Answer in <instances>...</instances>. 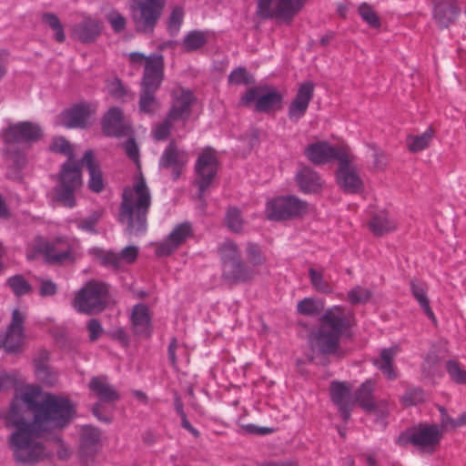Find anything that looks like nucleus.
Returning <instances> with one entry per match:
<instances>
[{"mask_svg": "<svg viewBox=\"0 0 466 466\" xmlns=\"http://www.w3.org/2000/svg\"><path fill=\"white\" fill-rule=\"evenodd\" d=\"M75 413L66 398L43 392L37 386L21 389L8 408L0 410L6 427L15 430L8 437V447L17 463L30 465L54 452L66 460L71 451L59 439L44 441L45 433L66 427Z\"/></svg>", "mask_w": 466, "mask_h": 466, "instance_id": "nucleus-1", "label": "nucleus"}, {"mask_svg": "<svg viewBox=\"0 0 466 466\" xmlns=\"http://www.w3.org/2000/svg\"><path fill=\"white\" fill-rule=\"evenodd\" d=\"M151 203V192L142 175L135 178L132 186L124 188L119 220L127 225L130 234L138 235L146 231Z\"/></svg>", "mask_w": 466, "mask_h": 466, "instance_id": "nucleus-2", "label": "nucleus"}, {"mask_svg": "<svg viewBox=\"0 0 466 466\" xmlns=\"http://www.w3.org/2000/svg\"><path fill=\"white\" fill-rule=\"evenodd\" d=\"M354 325V313L342 306L328 309L320 318V325L310 338L313 350L322 354H337L341 336Z\"/></svg>", "mask_w": 466, "mask_h": 466, "instance_id": "nucleus-3", "label": "nucleus"}, {"mask_svg": "<svg viewBox=\"0 0 466 466\" xmlns=\"http://www.w3.org/2000/svg\"><path fill=\"white\" fill-rule=\"evenodd\" d=\"M195 101L191 91L178 88L172 93L171 107L167 117L154 128V137L157 140L166 139L170 132L175 129L176 123L185 127L191 115V106Z\"/></svg>", "mask_w": 466, "mask_h": 466, "instance_id": "nucleus-4", "label": "nucleus"}, {"mask_svg": "<svg viewBox=\"0 0 466 466\" xmlns=\"http://www.w3.org/2000/svg\"><path fill=\"white\" fill-rule=\"evenodd\" d=\"M42 137L41 127L32 122H20L9 126L3 133V139L7 145V161L15 173L21 170L26 159L24 153L12 151L11 147L16 143L37 141Z\"/></svg>", "mask_w": 466, "mask_h": 466, "instance_id": "nucleus-5", "label": "nucleus"}, {"mask_svg": "<svg viewBox=\"0 0 466 466\" xmlns=\"http://www.w3.org/2000/svg\"><path fill=\"white\" fill-rule=\"evenodd\" d=\"M443 438L441 427L438 424L419 423L401 432L396 439V444H411L420 453L431 455L440 447Z\"/></svg>", "mask_w": 466, "mask_h": 466, "instance_id": "nucleus-6", "label": "nucleus"}, {"mask_svg": "<svg viewBox=\"0 0 466 466\" xmlns=\"http://www.w3.org/2000/svg\"><path fill=\"white\" fill-rule=\"evenodd\" d=\"M164 63L161 59H148L144 70L142 90L139 99V110L146 114H154L159 109V102L155 93L159 88L164 76Z\"/></svg>", "mask_w": 466, "mask_h": 466, "instance_id": "nucleus-7", "label": "nucleus"}, {"mask_svg": "<svg viewBox=\"0 0 466 466\" xmlns=\"http://www.w3.org/2000/svg\"><path fill=\"white\" fill-rule=\"evenodd\" d=\"M35 248L52 262L73 261L81 255L79 241L76 238H57L53 241L36 238Z\"/></svg>", "mask_w": 466, "mask_h": 466, "instance_id": "nucleus-8", "label": "nucleus"}, {"mask_svg": "<svg viewBox=\"0 0 466 466\" xmlns=\"http://www.w3.org/2000/svg\"><path fill=\"white\" fill-rule=\"evenodd\" d=\"M107 292V287L104 283L89 281L77 292L73 306L79 312L98 313L106 308Z\"/></svg>", "mask_w": 466, "mask_h": 466, "instance_id": "nucleus-9", "label": "nucleus"}, {"mask_svg": "<svg viewBox=\"0 0 466 466\" xmlns=\"http://www.w3.org/2000/svg\"><path fill=\"white\" fill-rule=\"evenodd\" d=\"M82 186V176L79 163L75 160L66 161L61 168L59 184L56 187V199L65 207L76 205L75 193Z\"/></svg>", "mask_w": 466, "mask_h": 466, "instance_id": "nucleus-10", "label": "nucleus"}, {"mask_svg": "<svg viewBox=\"0 0 466 466\" xmlns=\"http://www.w3.org/2000/svg\"><path fill=\"white\" fill-rule=\"evenodd\" d=\"M308 212V203L294 196L273 198L267 203L265 209L267 218L275 221L300 218Z\"/></svg>", "mask_w": 466, "mask_h": 466, "instance_id": "nucleus-11", "label": "nucleus"}, {"mask_svg": "<svg viewBox=\"0 0 466 466\" xmlns=\"http://www.w3.org/2000/svg\"><path fill=\"white\" fill-rule=\"evenodd\" d=\"M308 0H258L257 14L261 18H277L290 23Z\"/></svg>", "mask_w": 466, "mask_h": 466, "instance_id": "nucleus-12", "label": "nucleus"}, {"mask_svg": "<svg viewBox=\"0 0 466 466\" xmlns=\"http://www.w3.org/2000/svg\"><path fill=\"white\" fill-rule=\"evenodd\" d=\"M284 95L275 87L255 86L249 88L240 99L243 106L255 103V108L258 112H269L281 108Z\"/></svg>", "mask_w": 466, "mask_h": 466, "instance_id": "nucleus-13", "label": "nucleus"}, {"mask_svg": "<svg viewBox=\"0 0 466 466\" xmlns=\"http://www.w3.org/2000/svg\"><path fill=\"white\" fill-rule=\"evenodd\" d=\"M164 7L163 0H132L131 11L137 29L152 32Z\"/></svg>", "mask_w": 466, "mask_h": 466, "instance_id": "nucleus-14", "label": "nucleus"}, {"mask_svg": "<svg viewBox=\"0 0 466 466\" xmlns=\"http://www.w3.org/2000/svg\"><path fill=\"white\" fill-rule=\"evenodd\" d=\"M354 156L350 149L346 157L340 159L336 173V179L339 186L347 193H358L363 188V182L360 177L356 166L353 164Z\"/></svg>", "mask_w": 466, "mask_h": 466, "instance_id": "nucleus-15", "label": "nucleus"}, {"mask_svg": "<svg viewBox=\"0 0 466 466\" xmlns=\"http://www.w3.org/2000/svg\"><path fill=\"white\" fill-rule=\"evenodd\" d=\"M350 149L345 144L333 147L328 142L320 141L309 145L305 149V156L315 165H324L332 160L339 162L343 159Z\"/></svg>", "mask_w": 466, "mask_h": 466, "instance_id": "nucleus-16", "label": "nucleus"}, {"mask_svg": "<svg viewBox=\"0 0 466 466\" xmlns=\"http://www.w3.org/2000/svg\"><path fill=\"white\" fill-rule=\"evenodd\" d=\"M89 253L103 266L121 269L137 259L138 249L135 246H128L122 249L120 253H115L99 248H93L89 249Z\"/></svg>", "mask_w": 466, "mask_h": 466, "instance_id": "nucleus-17", "label": "nucleus"}, {"mask_svg": "<svg viewBox=\"0 0 466 466\" xmlns=\"http://www.w3.org/2000/svg\"><path fill=\"white\" fill-rule=\"evenodd\" d=\"M96 106L91 104H78L59 114L56 118V125L68 128L86 127Z\"/></svg>", "mask_w": 466, "mask_h": 466, "instance_id": "nucleus-18", "label": "nucleus"}, {"mask_svg": "<svg viewBox=\"0 0 466 466\" xmlns=\"http://www.w3.org/2000/svg\"><path fill=\"white\" fill-rule=\"evenodd\" d=\"M217 169L218 160L215 154L210 149L203 151L199 155L196 164V183L199 187L200 195H202L211 184L217 174Z\"/></svg>", "mask_w": 466, "mask_h": 466, "instance_id": "nucleus-19", "label": "nucleus"}, {"mask_svg": "<svg viewBox=\"0 0 466 466\" xmlns=\"http://www.w3.org/2000/svg\"><path fill=\"white\" fill-rule=\"evenodd\" d=\"M24 320L25 315L18 309H15L12 313V321L6 334H0V349L4 348L7 352L19 350L24 339Z\"/></svg>", "mask_w": 466, "mask_h": 466, "instance_id": "nucleus-20", "label": "nucleus"}, {"mask_svg": "<svg viewBox=\"0 0 466 466\" xmlns=\"http://www.w3.org/2000/svg\"><path fill=\"white\" fill-rule=\"evenodd\" d=\"M313 96L314 84L312 82L307 81L299 85L295 97L289 106L288 116L290 121L298 122L306 115Z\"/></svg>", "mask_w": 466, "mask_h": 466, "instance_id": "nucleus-21", "label": "nucleus"}, {"mask_svg": "<svg viewBox=\"0 0 466 466\" xmlns=\"http://www.w3.org/2000/svg\"><path fill=\"white\" fill-rule=\"evenodd\" d=\"M461 14L457 0H433L432 18L441 29L454 24Z\"/></svg>", "mask_w": 466, "mask_h": 466, "instance_id": "nucleus-22", "label": "nucleus"}, {"mask_svg": "<svg viewBox=\"0 0 466 466\" xmlns=\"http://www.w3.org/2000/svg\"><path fill=\"white\" fill-rule=\"evenodd\" d=\"M192 236V228L188 222H184L174 228L168 237L157 245V255L167 256L178 248L189 237Z\"/></svg>", "mask_w": 466, "mask_h": 466, "instance_id": "nucleus-23", "label": "nucleus"}, {"mask_svg": "<svg viewBox=\"0 0 466 466\" xmlns=\"http://www.w3.org/2000/svg\"><path fill=\"white\" fill-rule=\"evenodd\" d=\"M258 274V269L250 268L241 258L222 267V279L230 284L248 282Z\"/></svg>", "mask_w": 466, "mask_h": 466, "instance_id": "nucleus-24", "label": "nucleus"}, {"mask_svg": "<svg viewBox=\"0 0 466 466\" xmlns=\"http://www.w3.org/2000/svg\"><path fill=\"white\" fill-rule=\"evenodd\" d=\"M188 159V153L178 149L172 141L164 151L159 165L165 168H171L174 179H177Z\"/></svg>", "mask_w": 466, "mask_h": 466, "instance_id": "nucleus-25", "label": "nucleus"}, {"mask_svg": "<svg viewBox=\"0 0 466 466\" xmlns=\"http://www.w3.org/2000/svg\"><path fill=\"white\" fill-rule=\"evenodd\" d=\"M133 331L142 337H149L152 331L151 316L148 308L144 304L134 306L131 314Z\"/></svg>", "mask_w": 466, "mask_h": 466, "instance_id": "nucleus-26", "label": "nucleus"}, {"mask_svg": "<svg viewBox=\"0 0 466 466\" xmlns=\"http://www.w3.org/2000/svg\"><path fill=\"white\" fill-rule=\"evenodd\" d=\"M329 390L332 401L339 407L343 420H347L351 409L350 388L345 382L333 381Z\"/></svg>", "mask_w": 466, "mask_h": 466, "instance_id": "nucleus-27", "label": "nucleus"}, {"mask_svg": "<svg viewBox=\"0 0 466 466\" xmlns=\"http://www.w3.org/2000/svg\"><path fill=\"white\" fill-rule=\"evenodd\" d=\"M128 127L125 124L122 112L117 107L110 108L103 119V130L107 136L119 137L127 133Z\"/></svg>", "mask_w": 466, "mask_h": 466, "instance_id": "nucleus-28", "label": "nucleus"}, {"mask_svg": "<svg viewBox=\"0 0 466 466\" xmlns=\"http://www.w3.org/2000/svg\"><path fill=\"white\" fill-rule=\"evenodd\" d=\"M82 164L86 167L89 173L88 187L93 192H101L104 189L103 175L91 150L85 153Z\"/></svg>", "mask_w": 466, "mask_h": 466, "instance_id": "nucleus-29", "label": "nucleus"}, {"mask_svg": "<svg viewBox=\"0 0 466 466\" xmlns=\"http://www.w3.org/2000/svg\"><path fill=\"white\" fill-rule=\"evenodd\" d=\"M100 431L91 426H84L80 433V452L83 456H89L97 451L100 443Z\"/></svg>", "mask_w": 466, "mask_h": 466, "instance_id": "nucleus-30", "label": "nucleus"}, {"mask_svg": "<svg viewBox=\"0 0 466 466\" xmlns=\"http://www.w3.org/2000/svg\"><path fill=\"white\" fill-rule=\"evenodd\" d=\"M398 352V347L383 349L380 351V357L373 361L374 365L383 373V375L391 380L398 377L397 370L393 364Z\"/></svg>", "mask_w": 466, "mask_h": 466, "instance_id": "nucleus-31", "label": "nucleus"}, {"mask_svg": "<svg viewBox=\"0 0 466 466\" xmlns=\"http://www.w3.org/2000/svg\"><path fill=\"white\" fill-rule=\"evenodd\" d=\"M296 179L300 190L305 193L318 192L322 187L321 178L309 167L301 168L298 172Z\"/></svg>", "mask_w": 466, "mask_h": 466, "instance_id": "nucleus-32", "label": "nucleus"}, {"mask_svg": "<svg viewBox=\"0 0 466 466\" xmlns=\"http://www.w3.org/2000/svg\"><path fill=\"white\" fill-rule=\"evenodd\" d=\"M101 27L98 21L86 18L75 25L73 29V35L81 42H91L99 35Z\"/></svg>", "mask_w": 466, "mask_h": 466, "instance_id": "nucleus-33", "label": "nucleus"}, {"mask_svg": "<svg viewBox=\"0 0 466 466\" xmlns=\"http://www.w3.org/2000/svg\"><path fill=\"white\" fill-rule=\"evenodd\" d=\"M369 226L375 236H382L396 230L397 222L387 212L380 211L373 216Z\"/></svg>", "mask_w": 466, "mask_h": 466, "instance_id": "nucleus-34", "label": "nucleus"}, {"mask_svg": "<svg viewBox=\"0 0 466 466\" xmlns=\"http://www.w3.org/2000/svg\"><path fill=\"white\" fill-rule=\"evenodd\" d=\"M89 389L102 401H114L118 399L117 392L107 382L106 377H95L89 382Z\"/></svg>", "mask_w": 466, "mask_h": 466, "instance_id": "nucleus-35", "label": "nucleus"}, {"mask_svg": "<svg viewBox=\"0 0 466 466\" xmlns=\"http://www.w3.org/2000/svg\"><path fill=\"white\" fill-rule=\"evenodd\" d=\"M376 386V381L367 380L355 392V400L359 405L366 411L370 412L374 408V400L372 393Z\"/></svg>", "mask_w": 466, "mask_h": 466, "instance_id": "nucleus-36", "label": "nucleus"}, {"mask_svg": "<svg viewBox=\"0 0 466 466\" xmlns=\"http://www.w3.org/2000/svg\"><path fill=\"white\" fill-rule=\"evenodd\" d=\"M434 137V130L429 127L420 135H409L406 138V147L411 153H418L428 148Z\"/></svg>", "mask_w": 466, "mask_h": 466, "instance_id": "nucleus-37", "label": "nucleus"}, {"mask_svg": "<svg viewBox=\"0 0 466 466\" xmlns=\"http://www.w3.org/2000/svg\"><path fill=\"white\" fill-rule=\"evenodd\" d=\"M410 290L427 317L433 322H436L435 315L430 306V301L427 297V285L423 282L411 281Z\"/></svg>", "mask_w": 466, "mask_h": 466, "instance_id": "nucleus-38", "label": "nucleus"}, {"mask_svg": "<svg viewBox=\"0 0 466 466\" xmlns=\"http://www.w3.org/2000/svg\"><path fill=\"white\" fill-rule=\"evenodd\" d=\"M208 39L207 32L194 30L190 31L184 37L182 46L186 52H193L203 47Z\"/></svg>", "mask_w": 466, "mask_h": 466, "instance_id": "nucleus-39", "label": "nucleus"}, {"mask_svg": "<svg viewBox=\"0 0 466 466\" xmlns=\"http://www.w3.org/2000/svg\"><path fill=\"white\" fill-rule=\"evenodd\" d=\"M218 252L221 261V267L241 258V252L238 245L231 240L222 242L218 248Z\"/></svg>", "mask_w": 466, "mask_h": 466, "instance_id": "nucleus-40", "label": "nucleus"}, {"mask_svg": "<svg viewBox=\"0 0 466 466\" xmlns=\"http://www.w3.org/2000/svg\"><path fill=\"white\" fill-rule=\"evenodd\" d=\"M247 262L250 268L257 269L258 267L266 263L267 258L261 248L255 243H248L246 247Z\"/></svg>", "mask_w": 466, "mask_h": 466, "instance_id": "nucleus-41", "label": "nucleus"}, {"mask_svg": "<svg viewBox=\"0 0 466 466\" xmlns=\"http://www.w3.org/2000/svg\"><path fill=\"white\" fill-rule=\"evenodd\" d=\"M309 276L310 283L316 291L324 294H330L333 292L332 286L324 279L322 271L310 268L309 269Z\"/></svg>", "mask_w": 466, "mask_h": 466, "instance_id": "nucleus-42", "label": "nucleus"}, {"mask_svg": "<svg viewBox=\"0 0 466 466\" xmlns=\"http://www.w3.org/2000/svg\"><path fill=\"white\" fill-rule=\"evenodd\" d=\"M324 309V302L320 299L306 298L297 305L298 312L302 315L314 316L320 313Z\"/></svg>", "mask_w": 466, "mask_h": 466, "instance_id": "nucleus-43", "label": "nucleus"}, {"mask_svg": "<svg viewBox=\"0 0 466 466\" xmlns=\"http://www.w3.org/2000/svg\"><path fill=\"white\" fill-rule=\"evenodd\" d=\"M6 283L17 297L24 296L31 291V285L22 275H15L9 278Z\"/></svg>", "mask_w": 466, "mask_h": 466, "instance_id": "nucleus-44", "label": "nucleus"}, {"mask_svg": "<svg viewBox=\"0 0 466 466\" xmlns=\"http://www.w3.org/2000/svg\"><path fill=\"white\" fill-rule=\"evenodd\" d=\"M371 291L361 286H356L348 292V300L353 304H363L371 298Z\"/></svg>", "mask_w": 466, "mask_h": 466, "instance_id": "nucleus-45", "label": "nucleus"}, {"mask_svg": "<svg viewBox=\"0 0 466 466\" xmlns=\"http://www.w3.org/2000/svg\"><path fill=\"white\" fill-rule=\"evenodd\" d=\"M42 19L56 32L55 37L56 41L60 43L64 42L66 35L58 17L52 13H45Z\"/></svg>", "mask_w": 466, "mask_h": 466, "instance_id": "nucleus-46", "label": "nucleus"}, {"mask_svg": "<svg viewBox=\"0 0 466 466\" xmlns=\"http://www.w3.org/2000/svg\"><path fill=\"white\" fill-rule=\"evenodd\" d=\"M50 149L67 157V161L74 160L72 146L64 137H56L50 145Z\"/></svg>", "mask_w": 466, "mask_h": 466, "instance_id": "nucleus-47", "label": "nucleus"}, {"mask_svg": "<svg viewBox=\"0 0 466 466\" xmlns=\"http://www.w3.org/2000/svg\"><path fill=\"white\" fill-rule=\"evenodd\" d=\"M226 224L228 228L234 232H239L242 229L243 219L238 208H228L226 215Z\"/></svg>", "mask_w": 466, "mask_h": 466, "instance_id": "nucleus-48", "label": "nucleus"}, {"mask_svg": "<svg viewBox=\"0 0 466 466\" xmlns=\"http://www.w3.org/2000/svg\"><path fill=\"white\" fill-rule=\"evenodd\" d=\"M359 14L362 19L371 27L379 28L380 26V20L377 14L373 11L370 5L362 4L359 7Z\"/></svg>", "mask_w": 466, "mask_h": 466, "instance_id": "nucleus-49", "label": "nucleus"}, {"mask_svg": "<svg viewBox=\"0 0 466 466\" xmlns=\"http://www.w3.org/2000/svg\"><path fill=\"white\" fill-rule=\"evenodd\" d=\"M184 20V11L182 7L176 6L168 18L167 29L171 35H176L183 23Z\"/></svg>", "mask_w": 466, "mask_h": 466, "instance_id": "nucleus-50", "label": "nucleus"}, {"mask_svg": "<svg viewBox=\"0 0 466 466\" xmlns=\"http://www.w3.org/2000/svg\"><path fill=\"white\" fill-rule=\"evenodd\" d=\"M48 359V352L45 351L41 359L35 360V372L39 380L46 383H51L50 369L46 360Z\"/></svg>", "mask_w": 466, "mask_h": 466, "instance_id": "nucleus-51", "label": "nucleus"}, {"mask_svg": "<svg viewBox=\"0 0 466 466\" xmlns=\"http://www.w3.org/2000/svg\"><path fill=\"white\" fill-rule=\"evenodd\" d=\"M446 369L453 381L458 384H466V370H461L458 362L452 360L448 361Z\"/></svg>", "mask_w": 466, "mask_h": 466, "instance_id": "nucleus-52", "label": "nucleus"}, {"mask_svg": "<svg viewBox=\"0 0 466 466\" xmlns=\"http://www.w3.org/2000/svg\"><path fill=\"white\" fill-rule=\"evenodd\" d=\"M106 18L116 33H120L126 28L127 19L116 10L106 14Z\"/></svg>", "mask_w": 466, "mask_h": 466, "instance_id": "nucleus-53", "label": "nucleus"}, {"mask_svg": "<svg viewBox=\"0 0 466 466\" xmlns=\"http://www.w3.org/2000/svg\"><path fill=\"white\" fill-rule=\"evenodd\" d=\"M228 82L232 85H248L252 78L245 68L238 67L230 73Z\"/></svg>", "mask_w": 466, "mask_h": 466, "instance_id": "nucleus-54", "label": "nucleus"}, {"mask_svg": "<svg viewBox=\"0 0 466 466\" xmlns=\"http://www.w3.org/2000/svg\"><path fill=\"white\" fill-rule=\"evenodd\" d=\"M107 89L109 94L116 99H123L128 93L127 89L117 78L113 79L107 84Z\"/></svg>", "mask_w": 466, "mask_h": 466, "instance_id": "nucleus-55", "label": "nucleus"}, {"mask_svg": "<svg viewBox=\"0 0 466 466\" xmlns=\"http://www.w3.org/2000/svg\"><path fill=\"white\" fill-rule=\"evenodd\" d=\"M424 392L420 389H410L403 396V401L407 405H416L424 400Z\"/></svg>", "mask_w": 466, "mask_h": 466, "instance_id": "nucleus-56", "label": "nucleus"}, {"mask_svg": "<svg viewBox=\"0 0 466 466\" xmlns=\"http://www.w3.org/2000/svg\"><path fill=\"white\" fill-rule=\"evenodd\" d=\"M439 410L441 412V424L438 425L441 427V431L444 433V431L456 429L455 419H452L443 407H439Z\"/></svg>", "mask_w": 466, "mask_h": 466, "instance_id": "nucleus-57", "label": "nucleus"}, {"mask_svg": "<svg viewBox=\"0 0 466 466\" xmlns=\"http://www.w3.org/2000/svg\"><path fill=\"white\" fill-rule=\"evenodd\" d=\"M87 330L89 332V339L92 341L96 340L103 333V329L98 320L93 319L87 323Z\"/></svg>", "mask_w": 466, "mask_h": 466, "instance_id": "nucleus-58", "label": "nucleus"}, {"mask_svg": "<svg viewBox=\"0 0 466 466\" xmlns=\"http://www.w3.org/2000/svg\"><path fill=\"white\" fill-rule=\"evenodd\" d=\"M98 219H99V215L94 214L93 216H91L86 219H82V220L78 221L77 227L80 229L93 232L95 230V226H96V222L98 221Z\"/></svg>", "mask_w": 466, "mask_h": 466, "instance_id": "nucleus-59", "label": "nucleus"}, {"mask_svg": "<svg viewBox=\"0 0 466 466\" xmlns=\"http://www.w3.org/2000/svg\"><path fill=\"white\" fill-rule=\"evenodd\" d=\"M39 292L43 297L53 296L56 292V285L51 280L42 279Z\"/></svg>", "mask_w": 466, "mask_h": 466, "instance_id": "nucleus-60", "label": "nucleus"}, {"mask_svg": "<svg viewBox=\"0 0 466 466\" xmlns=\"http://www.w3.org/2000/svg\"><path fill=\"white\" fill-rule=\"evenodd\" d=\"M125 150L127 155L133 159L134 161H137L138 159V148L133 138H129L126 144H125Z\"/></svg>", "mask_w": 466, "mask_h": 466, "instance_id": "nucleus-61", "label": "nucleus"}, {"mask_svg": "<svg viewBox=\"0 0 466 466\" xmlns=\"http://www.w3.org/2000/svg\"><path fill=\"white\" fill-rule=\"evenodd\" d=\"M389 410H390L389 402L386 400H382L378 403L374 402V408L370 411H373L380 418H384L389 414Z\"/></svg>", "mask_w": 466, "mask_h": 466, "instance_id": "nucleus-62", "label": "nucleus"}, {"mask_svg": "<svg viewBox=\"0 0 466 466\" xmlns=\"http://www.w3.org/2000/svg\"><path fill=\"white\" fill-rule=\"evenodd\" d=\"M156 58H159V59H161L163 61L161 56H149V57H146V56H144V55H142L140 53H131L129 55V61L132 64H134V65L144 64L145 66H146L147 61H148V59H156Z\"/></svg>", "mask_w": 466, "mask_h": 466, "instance_id": "nucleus-63", "label": "nucleus"}, {"mask_svg": "<svg viewBox=\"0 0 466 466\" xmlns=\"http://www.w3.org/2000/svg\"><path fill=\"white\" fill-rule=\"evenodd\" d=\"M177 348V343L175 339L169 344L168 347V359L172 364V366L176 367L177 365V358H176V350Z\"/></svg>", "mask_w": 466, "mask_h": 466, "instance_id": "nucleus-64", "label": "nucleus"}]
</instances>
